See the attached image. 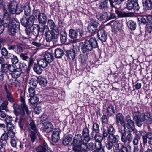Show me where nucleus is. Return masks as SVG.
<instances>
[{"instance_id":"nucleus-8","label":"nucleus","mask_w":152,"mask_h":152,"mask_svg":"<svg viewBox=\"0 0 152 152\" xmlns=\"http://www.w3.org/2000/svg\"><path fill=\"white\" fill-rule=\"evenodd\" d=\"M99 25V23L96 21L92 20L88 27L89 32L91 33H95L96 31L97 27Z\"/></svg>"},{"instance_id":"nucleus-3","label":"nucleus","mask_w":152,"mask_h":152,"mask_svg":"<svg viewBox=\"0 0 152 152\" xmlns=\"http://www.w3.org/2000/svg\"><path fill=\"white\" fill-rule=\"evenodd\" d=\"M126 124L125 125H121L122 126H120L118 129L119 132L121 134V141L124 144L127 143L129 144L132 140L133 135L130 132L126 136L125 130L126 129Z\"/></svg>"},{"instance_id":"nucleus-27","label":"nucleus","mask_w":152,"mask_h":152,"mask_svg":"<svg viewBox=\"0 0 152 152\" xmlns=\"http://www.w3.org/2000/svg\"><path fill=\"white\" fill-rule=\"evenodd\" d=\"M45 34L46 39L47 42H50L52 40L55 42L53 33H51L50 31H47L46 32Z\"/></svg>"},{"instance_id":"nucleus-6","label":"nucleus","mask_w":152,"mask_h":152,"mask_svg":"<svg viewBox=\"0 0 152 152\" xmlns=\"http://www.w3.org/2000/svg\"><path fill=\"white\" fill-rule=\"evenodd\" d=\"M134 115V119L136 121L137 125L140 127L142 124V122L145 120L144 114H141L139 112H136Z\"/></svg>"},{"instance_id":"nucleus-30","label":"nucleus","mask_w":152,"mask_h":152,"mask_svg":"<svg viewBox=\"0 0 152 152\" xmlns=\"http://www.w3.org/2000/svg\"><path fill=\"white\" fill-rule=\"evenodd\" d=\"M28 127V129L31 131H37L36 125L34 121L33 120H31L29 121Z\"/></svg>"},{"instance_id":"nucleus-44","label":"nucleus","mask_w":152,"mask_h":152,"mask_svg":"<svg viewBox=\"0 0 152 152\" xmlns=\"http://www.w3.org/2000/svg\"><path fill=\"white\" fill-rule=\"evenodd\" d=\"M115 12L117 15L118 16L122 18L129 16V14L128 13L117 10L115 11Z\"/></svg>"},{"instance_id":"nucleus-13","label":"nucleus","mask_w":152,"mask_h":152,"mask_svg":"<svg viewBox=\"0 0 152 152\" xmlns=\"http://www.w3.org/2000/svg\"><path fill=\"white\" fill-rule=\"evenodd\" d=\"M107 140L108 142L106 144V146L108 150H110L114 146L115 140H116V138L110 136L108 137Z\"/></svg>"},{"instance_id":"nucleus-40","label":"nucleus","mask_w":152,"mask_h":152,"mask_svg":"<svg viewBox=\"0 0 152 152\" xmlns=\"http://www.w3.org/2000/svg\"><path fill=\"white\" fill-rule=\"evenodd\" d=\"M39 101V98L36 96H31L29 99L30 103L32 104H36Z\"/></svg>"},{"instance_id":"nucleus-48","label":"nucleus","mask_w":152,"mask_h":152,"mask_svg":"<svg viewBox=\"0 0 152 152\" xmlns=\"http://www.w3.org/2000/svg\"><path fill=\"white\" fill-rule=\"evenodd\" d=\"M1 72L4 73L8 72V64H5L2 65L1 68Z\"/></svg>"},{"instance_id":"nucleus-33","label":"nucleus","mask_w":152,"mask_h":152,"mask_svg":"<svg viewBox=\"0 0 152 152\" xmlns=\"http://www.w3.org/2000/svg\"><path fill=\"white\" fill-rule=\"evenodd\" d=\"M107 126L108 127L107 131L109 135L108 137H109L110 136H112L113 137H115L113 134V133L115 132V130L114 128L112 125L108 124V125L105 126Z\"/></svg>"},{"instance_id":"nucleus-32","label":"nucleus","mask_w":152,"mask_h":152,"mask_svg":"<svg viewBox=\"0 0 152 152\" xmlns=\"http://www.w3.org/2000/svg\"><path fill=\"white\" fill-rule=\"evenodd\" d=\"M69 36L72 39H75L77 38L78 33L77 30L73 29H71L69 32Z\"/></svg>"},{"instance_id":"nucleus-29","label":"nucleus","mask_w":152,"mask_h":152,"mask_svg":"<svg viewBox=\"0 0 152 152\" xmlns=\"http://www.w3.org/2000/svg\"><path fill=\"white\" fill-rule=\"evenodd\" d=\"M55 56L57 58H62L64 54L63 51L60 48H57L55 51Z\"/></svg>"},{"instance_id":"nucleus-41","label":"nucleus","mask_w":152,"mask_h":152,"mask_svg":"<svg viewBox=\"0 0 152 152\" xmlns=\"http://www.w3.org/2000/svg\"><path fill=\"white\" fill-rule=\"evenodd\" d=\"M8 102L7 101H5L0 105V109L2 110H4L6 112L8 111L9 109L7 107Z\"/></svg>"},{"instance_id":"nucleus-34","label":"nucleus","mask_w":152,"mask_h":152,"mask_svg":"<svg viewBox=\"0 0 152 152\" xmlns=\"http://www.w3.org/2000/svg\"><path fill=\"white\" fill-rule=\"evenodd\" d=\"M97 4L101 9H104L107 7V1L106 0H100Z\"/></svg>"},{"instance_id":"nucleus-45","label":"nucleus","mask_w":152,"mask_h":152,"mask_svg":"<svg viewBox=\"0 0 152 152\" xmlns=\"http://www.w3.org/2000/svg\"><path fill=\"white\" fill-rule=\"evenodd\" d=\"M41 66L39 65H34L33 68L34 70L37 74H41L42 72V70L41 68Z\"/></svg>"},{"instance_id":"nucleus-35","label":"nucleus","mask_w":152,"mask_h":152,"mask_svg":"<svg viewBox=\"0 0 152 152\" xmlns=\"http://www.w3.org/2000/svg\"><path fill=\"white\" fill-rule=\"evenodd\" d=\"M136 5H135V3L132 1V0H128L127 1V9L128 10H131L132 9H134L135 10Z\"/></svg>"},{"instance_id":"nucleus-14","label":"nucleus","mask_w":152,"mask_h":152,"mask_svg":"<svg viewBox=\"0 0 152 152\" xmlns=\"http://www.w3.org/2000/svg\"><path fill=\"white\" fill-rule=\"evenodd\" d=\"M43 125L44 127L43 130L45 132L49 133L53 130L54 126L50 122H44L43 124Z\"/></svg>"},{"instance_id":"nucleus-53","label":"nucleus","mask_w":152,"mask_h":152,"mask_svg":"<svg viewBox=\"0 0 152 152\" xmlns=\"http://www.w3.org/2000/svg\"><path fill=\"white\" fill-rule=\"evenodd\" d=\"M5 117L6 118L4 120L5 122L7 124H8L12 123L11 122L13 120L12 117L10 116H6Z\"/></svg>"},{"instance_id":"nucleus-23","label":"nucleus","mask_w":152,"mask_h":152,"mask_svg":"<svg viewBox=\"0 0 152 152\" xmlns=\"http://www.w3.org/2000/svg\"><path fill=\"white\" fill-rule=\"evenodd\" d=\"M43 58L48 63L52 62L53 60V57L52 53L46 52L45 53Z\"/></svg>"},{"instance_id":"nucleus-28","label":"nucleus","mask_w":152,"mask_h":152,"mask_svg":"<svg viewBox=\"0 0 152 152\" xmlns=\"http://www.w3.org/2000/svg\"><path fill=\"white\" fill-rule=\"evenodd\" d=\"M38 64L43 68L46 67L48 65V62L43 58H40L37 60Z\"/></svg>"},{"instance_id":"nucleus-7","label":"nucleus","mask_w":152,"mask_h":152,"mask_svg":"<svg viewBox=\"0 0 152 152\" xmlns=\"http://www.w3.org/2000/svg\"><path fill=\"white\" fill-rule=\"evenodd\" d=\"M4 14L3 17V20H2L4 26H7V25H9L10 23V20L11 17L10 15L11 13H10L7 10V9H6L5 6L4 8Z\"/></svg>"},{"instance_id":"nucleus-52","label":"nucleus","mask_w":152,"mask_h":152,"mask_svg":"<svg viewBox=\"0 0 152 152\" xmlns=\"http://www.w3.org/2000/svg\"><path fill=\"white\" fill-rule=\"evenodd\" d=\"M28 19V23L30 24V26L34 24V16L33 15H31Z\"/></svg>"},{"instance_id":"nucleus-31","label":"nucleus","mask_w":152,"mask_h":152,"mask_svg":"<svg viewBox=\"0 0 152 152\" xmlns=\"http://www.w3.org/2000/svg\"><path fill=\"white\" fill-rule=\"evenodd\" d=\"M22 73V69L20 68H17L13 72H12L11 75L14 78H17L19 77Z\"/></svg>"},{"instance_id":"nucleus-22","label":"nucleus","mask_w":152,"mask_h":152,"mask_svg":"<svg viewBox=\"0 0 152 152\" xmlns=\"http://www.w3.org/2000/svg\"><path fill=\"white\" fill-rule=\"evenodd\" d=\"M126 124V126L128 129L129 131H131L134 125L133 122L130 119V117L128 116L127 117V123Z\"/></svg>"},{"instance_id":"nucleus-60","label":"nucleus","mask_w":152,"mask_h":152,"mask_svg":"<svg viewBox=\"0 0 152 152\" xmlns=\"http://www.w3.org/2000/svg\"><path fill=\"white\" fill-rule=\"evenodd\" d=\"M48 26H49L51 29L52 28V27H53L55 25L53 21L51 19H49L48 20Z\"/></svg>"},{"instance_id":"nucleus-1","label":"nucleus","mask_w":152,"mask_h":152,"mask_svg":"<svg viewBox=\"0 0 152 152\" xmlns=\"http://www.w3.org/2000/svg\"><path fill=\"white\" fill-rule=\"evenodd\" d=\"M89 130L87 127L84 129L82 134L83 139L80 134H77L75 135L73 141V144L74 146V149L76 150H79L80 149L81 145L86 146V144L89 141Z\"/></svg>"},{"instance_id":"nucleus-26","label":"nucleus","mask_w":152,"mask_h":152,"mask_svg":"<svg viewBox=\"0 0 152 152\" xmlns=\"http://www.w3.org/2000/svg\"><path fill=\"white\" fill-rule=\"evenodd\" d=\"M37 81L38 83L42 86H46L47 83L46 78L40 76L37 78Z\"/></svg>"},{"instance_id":"nucleus-37","label":"nucleus","mask_w":152,"mask_h":152,"mask_svg":"<svg viewBox=\"0 0 152 152\" xmlns=\"http://www.w3.org/2000/svg\"><path fill=\"white\" fill-rule=\"evenodd\" d=\"M127 26L130 29L134 30L136 27V23L132 20H129L127 22Z\"/></svg>"},{"instance_id":"nucleus-38","label":"nucleus","mask_w":152,"mask_h":152,"mask_svg":"<svg viewBox=\"0 0 152 152\" xmlns=\"http://www.w3.org/2000/svg\"><path fill=\"white\" fill-rule=\"evenodd\" d=\"M38 132L37 131H31L30 134V137L32 142L35 141L38 136Z\"/></svg>"},{"instance_id":"nucleus-24","label":"nucleus","mask_w":152,"mask_h":152,"mask_svg":"<svg viewBox=\"0 0 152 152\" xmlns=\"http://www.w3.org/2000/svg\"><path fill=\"white\" fill-rule=\"evenodd\" d=\"M124 145L121 143H118V141L115 140L114 143L113 149L115 152H120L121 148Z\"/></svg>"},{"instance_id":"nucleus-50","label":"nucleus","mask_w":152,"mask_h":152,"mask_svg":"<svg viewBox=\"0 0 152 152\" xmlns=\"http://www.w3.org/2000/svg\"><path fill=\"white\" fill-rule=\"evenodd\" d=\"M145 5L148 9L151 10L152 8V0H146Z\"/></svg>"},{"instance_id":"nucleus-64","label":"nucleus","mask_w":152,"mask_h":152,"mask_svg":"<svg viewBox=\"0 0 152 152\" xmlns=\"http://www.w3.org/2000/svg\"><path fill=\"white\" fill-rule=\"evenodd\" d=\"M146 20L147 23L152 24V16L151 15L146 16Z\"/></svg>"},{"instance_id":"nucleus-4","label":"nucleus","mask_w":152,"mask_h":152,"mask_svg":"<svg viewBox=\"0 0 152 152\" xmlns=\"http://www.w3.org/2000/svg\"><path fill=\"white\" fill-rule=\"evenodd\" d=\"M20 100L22 102L21 106L20 107L17 104L14 103L13 104V107L14 109V112L16 116L19 115L22 110L25 111L26 113L29 115L30 112L29 111L28 108L25 104V100L23 97L20 96Z\"/></svg>"},{"instance_id":"nucleus-54","label":"nucleus","mask_w":152,"mask_h":152,"mask_svg":"<svg viewBox=\"0 0 152 152\" xmlns=\"http://www.w3.org/2000/svg\"><path fill=\"white\" fill-rule=\"evenodd\" d=\"M102 121L103 123L104 124V127H105L106 125H107V116L105 115H103L101 118Z\"/></svg>"},{"instance_id":"nucleus-19","label":"nucleus","mask_w":152,"mask_h":152,"mask_svg":"<svg viewBox=\"0 0 152 152\" xmlns=\"http://www.w3.org/2000/svg\"><path fill=\"white\" fill-rule=\"evenodd\" d=\"M38 20L40 23L45 24L47 21V16L44 13L39 12L38 15Z\"/></svg>"},{"instance_id":"nucleus-55","label":"nucleus","mask_w":152,"mask_h":152,"mask_svg":"<svg viewBox=\"0 0 152 152\" xmlns=\"http://www.w3.org/2000/svg\"><path fill=\"white\" fill-rule=\"evenodd\" d=\"M5 26L3 23L1 19L0 18V34H2L4 30V27Z\"/></svg>"},{"instance_id":"nucleus-51","label":"nucleus","mask_w":152,"mask_h":152,"mask_svg":"<svg viewBox=\"0 0 152 152\" xmlns=\"http://www.w3.org/2000/svg\"><path fill=\"white\" fill-rule=\"evenodd\" d=\"M93 130L96 133H98L99 131V126L96 123H94L93 124Z\"/></svg>"},{"instance_id":"nucleus-9","label":"nucleus","mask_w":152,"mask_h":152,"mask_svg":"<svg viewBox=\"0 0 152 152\" xmlns=\"http://www.w3.org/2000/svg\"><path fill=\"white\" fill-rule=\"evenodd\" d=\"M52 134V140L53 142H57L60 139V130L59 128L54 129Z\"/></svg>"},{"instance_id":"nucleus-20","label":"nucleus","mask_w":152,"mask_h":152,"mask_svg":"<svg viewBox=\"0 0 152 152\" xmlns=\"http://www.w3.org/2000/svg\"><path fill=\"white\" fill-rule=\"evenodd\" d=\"M97 19L99 20H108V14L106 12H103L102 13H98L96 15Z\"/></svg>"},{"instance_id":"nucleus-63","label":"nucleus","mask_w":152,"mask_h":152,"mask_svg":"<svg viewBox=\"0 0 152 152\" xmlns=\"http://www.w3.org/2000/svg\"><path fill=\"white\" fill-rule=\"evenodd\" d=\"M38 35V31L37 30L36 32L34 31L32 32L31 36L33 39L34 38V39H37Z\"/></svg>"},{"instance_id":"nucleus-15","label":"nucleus","mask_w":152,"mask_h":152,"mask_svg":"<svg viewBox=\"0 0 152 152\" xmlns=\"http://www.w3.org/2000/svg\"><path fill=\"white\" fill-rule=\"evenodd\" d=\"M123 24L121 21H114L113 24L111 25V27L113 28L116 31H121L122 30Z\"/></svg>"},{"instance_id":"nucleus-49","label":"nucleus","mask_w":152,"mask_h":152,"mask_svg":"<svg viewBox=\"0 0 152 152\" xmlns=\"http://www.w3.org/2000/svg\"><path fill=\"white\" fill-rule=\"evenodd\" d=\"M21 23L22 25L25 27H26L28 26H30L27 18H22L21 20Z\"/></svg>"},{"instance_id":"nucleus-11","label":"nucleus","mask_w":152,"mask_h":152,"mask_svg":"<svg viewBox=\"0 0 152 152\" xmlns=\"http://www.w3.org/2000/svg\"><path fill=\"white\" fill-rule=\"evenodd\" d=\"M142 141L143 144H146L147 142L149 144L152 145V133L148 132L142 136Z\"/></svg>"},{"instance_id":"nucleus-59","label":"nucleus","mask_w":152,"mask_h":152,"mask_svg":"<svg viewBox=\"0 0 152 152\" xmlns=\"http://www.w3.org/2000/svg\"><path fill=\"white\" fill-rule=\"evenodd\" d=\"M7 129L8 131H13L14 128L13 124L12 123L7 124Z\"/></svg>"},{"instance_id":"nucleus-62","label":"nucleus","mask_w":152,"mask_h":152,"mask_svg":"<svg viewBox=\"0 0 152 152\" xmlns=\"http://www.w3.org/2000/svg\"><path fill=\"white\" fill-rule=\"evenodd\" d=\"M139 138L135 137L133 139L132 143L133 145L135 146H137V145L138 144Z\"/></svg>"},{"instance_id":"nucleus-21","label":"nucleus","mask_w":152,"mask_h":152,"mask_svg":"<svg viewBox=\"0 0 152 152\" xmlns=\"http://www.w3.org/2000/svg\"><path fill=\"white\" fill-rule=\"evenodd\" d=\"M116 121L118 124L119 123L121 125H125L123 116L121 113H118L116 115Z\"/></svg>"},{"instance_id":"nucleus-42","label":"nucleus","mask_w":152,"mask_h":152,"mask_svg":"<svg viewBox=\"0 0 152 152\" xmlns=\"http://www.w3.org/2000/svg\"><path fill=\"white\" fill-rule=\"evenodd\" d=\"M47 148V144L45 143L44 146H39L36 148V150L37 152H46Z\"/></svg>"},{"instance_id":"nucleus-25","label":"nucleus","mask_w":152,"mask_h":152,"mask_svg":"<svg viewBox=\"0 0 152 152\" xmlns=\"http://www.w3.org/2000/svg\"><path fill=\"white\" fill-rule=\"evenodd\" d=\"M51 29L52 30V33H53L54 34V37L55 42H57L58 37V34L59 31H60L61 30H59L58 27L55 25Z\"/></svg>"},{"instance_id":"nucleus-57","label":"nucleus","mask_w":152,"mask_h":152,"mask_svg":"<svg viewBox=\"0 0 152 152\" xmlns=\"http://www.w3.org/2000/svg\"><path fill=\"white\" fill-rule=\"evenodd\" d=\"M24 12L25 15L26 16H28L30 14L31 12L30 8L29 6L25 7L24 9Z\"/></svg>"},{"instance_id":"nucleus-17","label":"nucleus","mask_w":152,"mask_h":152,"mask_svg":"<svg viewBox=\"0 0 152 152\" xmlns=\"http://www.w3.org/2000/svg\"><path fill=\"white\" fill-rule=\"evenodd\" d=\"M98 35L99 39L102 42H105L107 38V36L105 31L101 29L98 31Z\"/></svg>"},{"instance_id":"nucleus-5","label":"nucleus","mask_w":152,"mask_h":152,"mask_svg":"<svg viewBox=\"0 0 152 152\" xmlns=\"http://www.w3.org/2000/svg\"><path fill=\"white\" fill-rule=\"evenodd\" d=\"M7 26L8 27V34L12 36L15 35L20 29V23L15 18L12 19L11 23Z\"/></svg>"},{"instance_id":"nucleus-18","label":"nucleus","mask_w":152,"mask_h":152,"mask_svg":"<svg viewBox=\"0 0 152 152\" xmlns=\"http://www.w3.org/2000/svg\"><path fill=\"white\" fill-rule=\"evenodd\" d=\"M60 34V39L61 42L62 43L64 44L66 42L67 38L66 34L64 27L61 28Z\"/></svg>"},{"instance_id":"nucleus-39","label":"nucleus","mask_w":152,"mask_h":152,"mask_svg":"<svg viewBox=\"0 0 152 152\" xmlns=\"http://www.w3.org/2000/svg\"><path fill=\"white\" fill-rule=\"evenodd\" d=\"M115 111L114 107L112 105H110L107 109V114L108 115L111 116L115 113Z\"/></svg>"},{"instance_id":"nucleus-2","label":"nucleus","mask_w":152,"mask_h":152,"mask_svg":"<svg viewBox=\"0 0 152 152\" xmlns=\"http://www.w3.org/2000/svg\"><path fill=\"white\" fill-rule=\"evenodd\" d=\"M98 46L97 42L94 37H91L89 40H86L82 45L81 49L84 53H87L91 50L93 48H96Z\"/></svg>"},{"instance_id":"nucleus-61","label":"nucleus","mask_w":152,"mask_h":152,"mask_svg":"<svg viewBox=\"0 0 152 152\" xmlns=\"http://www.w3.org/2000/svg\"><path fill=\"white\" fill-rule=\"evenodd\" d=\"M1 53L2 55L5 57L8 52L5 48H4L1 49Z\"/></svg>"},{"instance_id":"nucleus-16","label":"nucleus","mask_w":152,"mask_h":152,"mask_svg":"<svg viewBox=\"0 0 152 152\" xmlns=\"http://www.w3.org/2000/svg\"><path fill=\"white\" fill-rule=\"evenodd\" d=\"M25 111L22 110L19 115H20V120L19 121V124L21 129H22L23 128V123L26 121V118L24 116Z\"/></svg>"},{"instance_id":"nucleus-56","label":"nucleus","mask_w":152,"mask_h":152,"mask_svg":"<svg viewBox=\"0 0 152 152\" xmlns=\"http://www.w3.org/2000/svg\"><path fill=\"white\" fill-rule=\"evenodd\" d=\"M86 148L92 151H95L94 145L92 142H90L88 144L86 147Z\"/></svg>"},{"instance_id":"nucleus-46","label":"nucleus","mask_w":152,"mask_h":152,"mask_svg":"<svg viewBox=\"0 0 152 152\" xmlns=\"http://www.w3.org/2000/svg\"><path fill=\"white\" fill-rule=\"evenodd\" d=\"M144 114V117L145 118V120L148 124L151 122V118L150 114L148 112H145Z\"/></svg>"},{"instance_id":"nucleus-58","label":"nucleus","mask_w":152,"mask_h":152,"mask_svg":"<svg viewBox=\"0 0 152 152\" xmlns=\"http://www.w3.org/2000/svg\"><path fill=\"white\" fill-rule=\"evenodd\" d=\"M28 91L30 96H35V92L34 88L32 87H30L28 89Z\"/></svg>"},{"instance_id":"nucleus-36","label":"nucleus","mask_w":152,"mask_h":152,"mask_svg":"<svg viewBox=\"0 0 152 152\" xmlns=\"http://www.w3.org/2000/svg\"><path fill=\"white\" fill-rule=\"evenodd\" d=\"M7 86H5V90L6 93V97L7 99L11 102H12L14 101V98L12 96L11 92L7 89L6 87Z\"/></svg>"},{"instance_id":"nucleus-12","label":"nucleus","mask_w":152,"mask_h":152,"mask_svg":"<svg viewBox=\"0 0 152 152\" xmlns=\"http://www.w3.org/2000/svg\"><path fill=\"white\" fill-rule=\"evenodd\" d=\"M73 49L68 51L67 52L68 56L70 59H74L75 57V50L76 51L77 49H78V46L77 44L75 43L73 44Z\"/></svg>"},{"instance_id":"nucleus-47","label":"nucleus","mask_w":152,"mask_h":152,"mask_svg":"<svg viewBox=\"0 0 152 152\" xmlns=\"http://www.w3.org/2000/svg\"><path fill=\"white\" fill-rule=\"evenodd\" d=\"M146 18V15L139 16L137 18L138 21L140 23L146 24L147 22Z\"/></svg>"},{"instance_id":"nucleus-10","label":"nucleus","mask_w":152,"mask_h":152,"mask_svg":"<svg viewBox=\"0 0 152 152\" xmlns=\"http://www.w3.org/2000/svg\"><path fill=\"white\" fill-rule=\"evenodd\" d=\"M17 4L15 2H12L9 4L7 7L6 5H4V7L5 6L6 9H7V10L9 13L11 14H14L16 12V10L17 8Z\"/></svg>"},{"instance_id":"nucleus-43","label":"nucleus","mask_w":152,"mask_h":152,"mask_svg":"<svg viewBox=\"0 0 152 152\" xmlns=\"http://www.w3.org/2000/svg\"><path fill=\"white\" fill-rule=\"evenodd\" d=\"M72 140V137L69 135H67L65 137L63 141V143L65 145H67L71 142Z\"/></svg>"}]
</instances>
